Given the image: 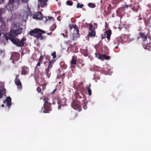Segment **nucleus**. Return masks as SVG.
Wrapping results in <instances>:
<instances>
[{
    "label": "nucleus",
    "instance_id": "obj_1",
    "mask_svg": "<svg viewBox=\"0 0 151 151\" xmlns=\"http://www.w3.org/2000/svg\"><path fill=\"white\" fill-rule=\"evenodd\" d=\"M22 29L21 28H19L16 30L11 29L8 34L9 39L12 43L19 47L23 46L24 41L26 40V39L24 37L21 40L15 37L18 35L22 33Z\"/></svg>",
    "mask_w": 151,
    "mask_h": 151
},
{
    "label": "nucleus",
    "instance_id": "obj_2",
    "mask_svg": "<svg viewBox=\"0 0 151 151\" xmlns=\"http://www.w3.org/2000/svg\"><path fill=\"white\" fill-rule=\"evenodd\" d=\"M32 17L33 19H35L37 20H40L43 18L45 19V21L46 22L49 20H53V18L50 17H44L43 15L40 12H36L33 14Z\"/></svg>",
    "mask_w": 151,
    "mask_h": 151
},
{
    "label": "nucleus",
    "instance_id": "obj_3",
    "mask_svg": "<svg viewBox=\"0 0 151 151\" xmlns=\"http://www.w3.org/2000/svg\"><path fill=\"white\" fill-rule=\"evenodd\" d=\"M45 33V32L40 29H35L29 32V33L31 36L35 37L37 39H39L41 35Z\"/></svg>",
    "mask_w": 151,
    "mask_h": 151
},
{
    "label": "nucleus",
    "instance_id": "obj_4",
    "mask_svg": "<svg viewBox=\"0 0 151 151\" xmlns=\"http://www.w3.org/2000/svg\"><path fill=\"white\" fill-rule=\"evenodd\" d=\"M73 87L76 90L80 92V93L76 92L75 93V97L77 99H81L82 98V96H81V94L82 95L81 92L83 89V87L79 85L78 83L76 84V83H74Z\"/></svg>",
    "mask_w": 151,
    "mask_h": 151
},
{
    "label": "nucleus",
    "instance_id": "obj_5",
    "mask_svg": "<svg viewBox=\"0 0 151 151\" xmlns=\"http://www.w3.org/2000/svg\"><path fill=\"white\" fill-rule=\"evenodd\" d=\"M44 100H45V101L44 104V110L43 111V112L46 113H49L50 111L52 110L51 106L52 104L46 100V99H44Z\"/></svg>",
    "mask_w": 151,
    "mask_h": 151
},
{
    "label": "nucleus",
    "instance_id": "obj_6",
    "mask_svg": "<svg viewBox=\"0 0 151 151\" xmlns=\"http://www.w3.org/2000/svg\"><path fill=\"white\" fill-rule=\"evenodd\" d=\"M71 106L73 109L78 110L79 111H81V102L79 101H73L71 103Z\"/></svg>",
    "mask_w": 151,
    "mask_h": 151
},
{
    "label": "nucleus",
    "instance_id": "obj_7",
    "mask_svg": "<svg viewBox=\"0 0 151 151\" xmlns=\"http://www.w3.org/2000/svg\"><path fill=\"white\" fill-rule=\"evenodd\" d=\"M66 100L65 98H64L61 99H59L58 100V109H60L62 106H64L66 105Z\"/></svg>",
    "mask_w": 151,
    "mask_h": 151
},
{
    "label": "nucleus",
    "instance_id": "obj_8",
    "mask_svg": "<svg viewBox=\"0 0 151 151\" xmlns=\"http://www.w3.org/2000/svg\"><path fill=\"white\" fill-rule=\"evenodd\" d=\"M21 75L25 76L29 73V68L25 66H23L21 67Z\"/></svg>",
    "mask_w": 151,
    "mask_h": 151
},
{
    "label": "nucleus",
    "instance_id": "obj_9",
    "mask_svg": "<svg viewBox=\"0 0 151 151\" xmlns=\"http://www.w3.org/2000/svg\"><path fill=\"white\" fill-rule=\"evenodd\" d=\"M19 75H16L15 82L16 84L18 86V88L21 89L22 88V83L20 81V80L19 78Z\"/></svg>",
    "mask_w": 151,
    "mask_h": 151
},
{
    "label": "nucleus",
    "instance_id": "obj_10",
    "mask_svg": "<svg viewBox=\"0 0 151 151\" xmlns=\"http://www.w3.org/2000/svg\"><path fill=\"white\" fill-rule=\"evenodd\" d=\"M131 8L133 11L137 12L140 9L139 4L138 3H135L132 5Z\"/></svg>",
    "mask_w": 151,
    "mask_h": 151
},
{
    "label": "nucleus",
    "instance_id": "obj_11",
    "mask_svg": "<svg viewBox=\"0 0 151 151\" xmlns=\"http://www.w3.org/2000/svg\"><path fill=\"white\" fill-rule=\"evenodd\" d=\"M39 4L40 5L41 7H43L47 5V0H38Z\"/></svg>",
    "mask_w": 151,
    "mask_h": 151
},
{
    "label": "nucleus",
    "instance_id": "obj_12",
    "mask_svg": "<svg viewBox=\"0 0 151 151\" xmlns=\"http://www.w3.org/2000/svg\"><path fill=\"white\" fill-rule=\"evenodd\" d=\"M11 100L12 99L10 97H7L6 99L3 101V103H5L6 101L7 106L9 107L12 105Z\"/></svg>",
    "mask_w": 151,
    "mask_h": 151
},
{
    "label": "nucleus",
    "instance_id": "obj_13",
    "mask_svg": "<svg viewBox=\"0 0 151 151\" xmlns=\"http://www.w3.org/2000/svg\"><path fill=\"white\" fill-rule=\"evenodd\" d=\"M111 34V29H109L107 31H106L105 32L104 36L106 37L108 39V41H109L110 40V36Z\"/></svg>",
    "mask_w": 151,
    "mask_h": 151
},
{
    "label": "nucleus",
    "instance_id": "obj_14",
    "mask_svg": "<svg viewBox=\"0 0 151 151\" xmlns=\"http://www.w3.org/2000/svg\"><path fill=\"white\" fill-rule=\"evenodd\" d=\"M140 35V37L142 38L143 41H145L147 40V36L145 33L141 32Z\"/></svg>",
    "mask_w": 151,
    "mask_h": 151
},
{
    "label": "nucleus",
    "instance_id": "obj_15",
    "mask_svg": "<svg viewBox=\"0 0 151 151\" xmlns=\"http://www.w3.org/2000/svg\"><path fill=\"white\" fill-rule=\"evenodd\" d=\"M73 27L74 29V32H76L77 35H79L78 27L76 25H73Z\"/></svg>",
    "mask_w": 151,
    "mask_h": 151
},
{
    "label": "nucleus",
    "instance_id": "obj_16",
    "mask_svg": "<svg viewBox=\"0 0 151 151\" xmlns=\"http://www.w3.org/2000/svg\"><path fill=\"white\" fill-rule=\"evenodd\" d=\"M122 41V37H119L118 38H116L115 40H114V42H117L119 43L121 42Z\"/></svg>",
    "mask_w": 151,
    "mask_h": 151
},
{
    "label": "nucleus",
    "instance_id": "obj_17",
    "mask_svg": "<svg viewBox=\"0 0 151 151\" xmlns=\"http://www.w3.org/2000/svg\"><path fill=\"white\" fill-rule=\"evenodd\" d=\"M96 32L95 30L91 31L89 32L88 36H90V37H94L95 36Z\"/></svg>",
    "mask_w": 151,
    "mask_h": 151
},
{
    "label": "nucleus",
    "instance_id": "obj_18",
    "mask_svg": "<svg viewBox=\"0 0 151 151\" xmlns=\"http://www.w3.org/2000/svg\"><path fill=\"white\" fill-rule=\"evenodd\" d=\"M60 65L61 67L63 69H65L67 67V65L65 64V62L63 61H61L60 63Z\"/></svg>",
    "mask_w": 151,
    "mask_h": 151
},
{
    "label": "nucleus",
    "instance_id": "obj_19",
    "mask_svg": "<svg viewBox=\"0 0 151 151\" xmlns=\"http://www.w3.org/2000/svg\"><path fill=\"white\" fill-rule=\"evenodd\" d=\"M45 73L47 75V76L49 78L51 75V73L50 72V70L46 69L45 70Z\"/></svg>",
    "mask_w": 151,
    "mask_h": 151
},
{
    "label": "nucleus",
    "instance_id": "obj_20",
    "mask_svg": "<svg viewBox=\"0 0 151 151\" xmlns=\"http://www.w3.org/2000/svg\"><path fill=\"white\" fill-rule=\"evenodd\" d=\"M91 86V85L90 83H89V86H87L86 87L87 88L88 92V94L89 96H91V91L90 88V86Z\"/></svg>",
    "mask_w": 151,
    "mask_h": 151
},
{
    "label": "nucleus",
    "instance_id": "obj_21",
    "mask_svg": "<svg viewBox=\"0 0 151 151\" xmlns=\"http://www.w3.org/2000/svg\"><path fill=\"white\" fill-rule=\"evenodd\" d=\"M56 25L55 24H53L50 27V30L51 31H54L55 29L56 28Z\"/></svg>",
    "mask_w": 151,
    "mask_h": 151
},
{
    "label": "nucleus",
    "instance_id": "obj_22",
    "mask_svg": "<svg viewBox=\"0 0 151 151\" xmlns=\"http://www.w3.org/2000/svg\"><path fill=\"white\" fill-rule=\"evenodd\" d=\"M88 6L90 8H94L96 7V5L91 3H89Z\"/></svg>",
    "mask_w": 151,
    "mask_h": 151
},
{
    "label": "nucleus",
    "instance_id": "obj_23",
    "mask_svg": "<svg viewBox=\"0 0 151 151\" xmlns=\"http://www.w3.org/2000/svg\"><path fill=\"white\" fill-rule=\"evenodd\" d=\"M83 6V4H80L79 3H78L77 4V5L76 6V7L77 8H82Z\"/></svg>",
    "mask_w": 151,
    "mask_h": 151
},
{
    "label": "nucleus",
    "instance_id": "obj_24",
    "mask_svg": "<svg viewBox=\"0 0 151 151\" xmlns=\"http://www.w3.org/2000/svg\"><path fill=\"white\" fill-rule=\"evenodd\" d=\"M66 4L69 6H71L73 5V3L72 1L68 0L66 1Z\"/></svg>",
    "mask_w": 151,
    "mask_h": 151
},
{
    "label": "nucleus",
    "instance_id": "obj_25",
    "mask_svg": "<svg viewBox=\"0 0 151 151\" xmlns=\"http://www.w3.org/2000/svg\"><path fill=\"white\" fill-rule=\"evenodd\" d=\"M41 63V62L39 61L36 65V66L35 68V70H37V69L38 70L39 68H38V67L40 66Z\"/></svg>",
    "mask_w": 151,
    "mask_h": 151
},
{
    "label": "nucleus",
    "instance_id": "obj_26",
    "mask_svg": "<svg viewBox=\"0 0 151 151\" xmlns=\"http://www.w3.org/2000/svg\"><path fill=\"white\" fill-rule=\"evenodd\" d=\"M71 64L72 65L76 64V60L75 59H74L73 58H72V60L71 61Z\"/></svg>",
    "mask_w": 151,
    "mask_h": 151
},
{
    "label": "nucleus",
    "instance_id": "obj_27",
    "mask_svg": "<svg viewBox=\"0 0 151 151\" xmlns=\"http://www.w3.org/2000/svg\"><path fill=\"white\" fill-rule=\"evenodd\" d=\"M89 26V30L91 31L95 30L94 29H93V25L91 24H88Z\"/></svg>",
    "mask_w": 151,
    "mask_h": 151
},
{
    "label": "nucleus",
    "instance_id": "obj_28",
    "mask_svg": "<svg viewBox=\"0 0 151 151\" xmlns=\"http://www.w3.org/2000/svg\"><path fill=\"white\" fill-rule=\"evenodd\" d=\"M65 77V73H63L62 74H61L60 75V76L59 77H57V78H60V77H61V78H62V79H63Z\"/></svg>",
    "mask_w": 151,
    "mask_h": 151
},
{
    "label": "nucleus",
    "instance_id": "obj_29",
    "mask_svg": "<svg viewBox=\"0 0 151 151\" xmlns=\"http://www.w3.org/2000/svg\"><path fill=\"white\" fill-rule=\"evenodd\" d=\"M83 107L85 110L87 108V106H86V102H84L83 104Z\"/></svg>",
    "mask_w": 151,
    "mask_h": 151
},
{
    "label": "nucleus",
    "instance_id": "obj_30",
    "mask_svg": "<svg viewBox=\"0 0 151 151\" xmlns=\"http://www.w3.org/2000/svg\"><path fill=\"white\" fill-rule=\"evenodd\" d=\"M52 56H53V58L54 59L56 57V53L55 52H54L52 54Z\"/></svg>",
    "mask_w": 151,
    "mask_h": 151
},
{
    "label": "nucleus",
    "instance_id": "obj_31",
    "mask_svg": "<svg viewBox=\"0 0 151 151\" xmlns=\"http://www.w3.org/2000/svg\"><path fill=\"white\" fill-rule=\"evenodd\" d=\"M143 46L145 49H147L148 47V43L145 44L144 43L142 44Z\"/></svg>",
    "mask_w": 151,
    "mask_h": 151
},
{
    "label": "nucleus",
    "instance_id": "obj_32",
    "mask_svg": "<svg viewBox=\"0 0 151 151\" xmlns=\"http://www.w3.org/2000/svg\"><path fill=\"white\" fill-rule=\"evenodd\" d=\"M105 55H101L100 56L99 58V59L101 60H103L105 59Z\"/></svg>",
    "mask_w": 151,
    "mask_h": 151
},
{
    "label": "nucleus",
    "instance_id": "obj_33",
    "mask_svg": "<svg viewBox=\"0 0 151 151\" xmlns=\"http://www.w3.org/2000/svg\"><path fill=\"white\" fill-rule=\"evenodd\" d=\"M53 65L52 64H50V63H48V65L47 67V68L48 69L50 70V68H52Z\"/></svg>",
    "mask_w": 151,
    "mask_h": 151
},
{
    "label": "nucleus",
    "instance_id": "obj_34",
    "mask_svg": "<svg viewBox=\"0 0 151 151\" xmlns=\"http://www.w3.org/2000/svg\"><path fill=\"white\" fill-rule=\"evenodd\" d=\"M95 55L96 57L99 59L101 54L99 53H96Z\"/></svg>",
    "mask_w": 151,
    "mask_h": 151
},
{
    "label": "nucleus",
    "instance_id": "obj_35",
    "mask_svg": "<svg viewBox=\"0 0 151 151\" xmlns=\"http://www.w3.org/2000/svg\"><path fill=\"white\" fill-rule=\"evenodd\" d=\"M61 70H62V69ZM58 75L57 77H59L60 76V72H61V69L59 68L58 70Z\"/></svg>",
    "mask_w": 151,
    "mask_h": 151
},
{
    "label": "nucleus",
    "instance_id": "obj_36",
    "mask_svg": "<svg viewBox=\"0 0 151 151\" xmlns=\"http://www.w3.org/2000/svg\"><path fill=\"white\" fill-rule=\"evenodd\" d=\"M146 25H149V21L147 20L146 19L144 21Z\"/></svg>",
    "mask_w": 151,
    "mask_h": 151
},
{
    "label": "nucleus",
    "instance_id": "obj_37",
    "mask_svg": "<svg viewBox=\"0 0 151 151\" xmlns=\"http://www.w3.org/2000/svg\"><path fill=\"white\" fill-rule=\"evenodd\" d=\"M105 59L109 60L110 58V57L109 56L106 55H105Z\"/></svg>",
    "mask_w": 151,
    "mask_h": 151
},
{
    "label": "nucleus",
    "instance_id": "obj_38",
    "mask_svg": "<svg viewBox=\"0 0 151 151\" xmlns=\"http://www.w3.org/2000/svg\"><path fill=\"white\" fill-rule=\"evenodd\" d=\"M79 63L81 64L82 66H83L84 65V63H83L82 60H79Z\"/></svg>",
    "mask_w": 151,
    "mask_h": 151
},
{
    "label": "nucleus",
    "instance_id": "obj_39",
    "mask_svg": "<svg viewBox=\"0 0 151 151\" xmlns=\"http://www.w3.org/2000/svg\"><path fill=\"white\" fill-rule=\"evenodd\" d=\"M61 35H62L64 37L68 38V35L65 34L64 33H61Z\"/></svg>",
    "mask_w": 151,
    "mask_h": 151
},
{
    "label": "nucleus",
    "instance_id": "obj_40",
    "mask_svg": "<svg viewBox=\"0 0 151 151\" xmlns=\"http://www.w3.org/2000/svg\"><path fill=\"white\" fill-rule=\"evenodd\" d=\"M131 6H132V5H124V7L125 9V8L128 9L129 7H131Z\"/></svg>",
    "mask_w": 151,
    "mask_h": 151
},
{
    "label": "nucleus",
    "instance_id": "obj_41",
    "mask_svg": "<svg viewBox=\"0 0 151 151\" xmlns=\"http://www.w3.org/2000/svg\"><path fill=\"white\" fill-rule=\"evenodd\" d=\"M37 90L38 92V93H40L41 91V88L40 87L38 86L37 88Z\"/></svg>",
    "mask_w": 151,
    "mask_h": 151
},
{
    "label": "nucleus",
    "instance_id": "obj_42",
    "mask_svg": "<svg viewBox=\"0 0 151 151\" xmlns=\"http://www.w3.org/2000/svg\"><path fill=\"white\" fill-rule=\"evenodd\" d=\"M43 59V57L42 56H41L39 59V62H41Z\"/></svg>",
    "mask_w": 151,
    "mask_h": 151
},
{
    "label": "nucleus",
    "instance_id": "obj_43",
    "mask_svg": "<svg viewBox=\"0 0 151 151\" xmlns=\"http://www.w3.org/2000/svg\"><path fill=\"white\" fill-rule=\"evenodd\" d=\"M3 93L1 90L0 89V99L1 98L3 97Z\"/></svg>",
    "mask_w": 151,
    "mask_h": 151
},
{
    "label": "nucleus",
    "instance_id": "obj_44",
    "mask_svg": "<svg viewBox=\"0 0 151 151\" xmlns=\"http://www.w3.org/2000/svg\"><path fill=\"white\" fill-rule=\"evenodd\" d=\"M55 61V60H51L49 63H50V64H52L53 65V63H54V61Z\"/></svg>",
    "mask_w": 151,
    "mask_h": 151
},
{
    "label": "nucleus",
    "instance_id": "obj_45",
    "mask_svg": "<svg viewBox=\"0 0 151 151\" xmlns=\"http://www.w3.org/2000/svg\"><path fill=\"white\" fill-rule=\"evenodd\" d=\"M5 51L4 50H0V55H1L4 53Z\"/></svg>",
    "mask_w": 151,
    "mask_h": 151
},
{
    "label": "nucleus",
    "instance_id": "obj_46",
    "mask_svg": "<svg viewBox=\"0 0 151 151\" xmlns=\"http://www.w3.org/2000/svg\"><path fill=\"white\" fill-rule=\"evenodd\" d=\"M45 38H46L45 37L42 36V35H41V36L40 37V39L41 40H42V39H45Z\"/></svg>",
    "mask_w": 151,
    "mask_h": 151
},
{
    "label": "nucleus",
    "instance_id": "obj_47",
    "mask_svg": "<svg viewBox=\"0 0 151 151\" xmlns=\"http://www.w3.org/2000/svg\"><path fill=\"white\" fill-rule=\"evenodd\" d=\"M73 46V45L72 44H70V47H68L67 51L68 52L69 50V48L70 47H72Z\"/></svg>",
    "mask_w": 151,
    "mask_h": 151
},
{
    "label": "nucleus",
    "instance_id": "obj_48",
    "mask_svg": "<svg viewBox=\"0 0 151 151\" xmlns=\"http://www.w3.org/2000/svg\"><path fill=\"white\" fill-rule=\"evenodd\" d=\"M105 28H106V29H107L108 27V25L107 23L106 22L105 23Z\"/></svg>",
    "mask_w": 151,
    "mask_h": 151
},
{
    "label": "nucleus",
    "instance_id": "obj_49",
    "mask_svg": "<svg viewBox=\"0 0 151 151\" xmlns=\"http://www.w3.org/2000/svg\"><path fill=\"white\" fill-rule=\"evenodd\" d=\"M46 58L47 60H50V57L48 55H47L46 57Z\"/></svg>",
    "mask_w": 151,
    "mask_h": 151
},
{
    "label": "nucleus",
    "instance_id": "obj_50",
    "mask_svg": "<svg viewBox=\"0 0 151 151\" xmlns=\"http://www.w3.org/2000/svg\"><path fill=\"white\" fill-rule=\"evenodd\" d=\"M23 2H25V3H27V2L28 1V0H21Z\"/></svg>",
    "mask_w": 151,
    "mask_h": 151
},
{
    "label": "nucleus",
    "instance_id": "obj_51",
    "mask_svg": "<svg viewBox=\"0 0 151 151\" xmlns=\"http://www.w3.org/2000/svg\"><path fill=\"white\" fill-rule=\"evenodd\" d=\"M52 31H51V32H50L47 33V35H50L52 34Z\"/></svg>",
    "mask_w": 151,
    "mask_h": 151
},
{
    "label": "nucleus",
    "instance_id": "obj_52",
    "mask_svg": "<svg viewBox=\"0 0 151 151\" xmlns=\"http://www.w3.org/2000/svg\"><path fill=\"white\" fill-rule=\"evenodd\" d=\"M14 0H9V2L11 3H13L14 2Z\"/></svg>",
    "mask_w": 151,
    "mask_h": 151
},
{
    "label": "nucleus",
    "instance_id": "obj_53",
    "mask_svg": "<svg viewBox=\"0 0 151 151\" xmlns=\"http://www.w3.org/2000/svg\"><path fill=\"white\" fill-rule=\"evenodd\" d=\"M64 32H65V34L67 35V34L68 33V30H65Z\"/></svg>",
    "mask_w": 151,
    "mask_h": 151
},
{
    "label": "nucleus",
    "instance_id": "obj_54",
    "mask_svg": "<svg viewBox=\"0 0 151 151\" xmlns=\"http://www.w3.org/2000/svg\"><path fill=\"white\" fill-rule=\"evenodd\" d=\"M57 90V89L56 88H55V89H54V90H53L52 92V93H55V91H56Z\"/></svg>",
    "mask_w": 151,
    "mask_h": 151
},
{
    "label": "nucleus",
    "instance_id": "obj_55",
    "mask_svg": "<svg viewBox=\"0 0 151 151\" xmlns=\"http://www.w3.org/2000/svg\"><path fill=\"white\" fill-rule=\"evenodd\" d=\"M57 13L58 14H60V13H61V12L60 11H58L57 12Z\"/></svg>",
    "mask_w": 151,
    "mask_h": 151
},
{
    "label": "nucleus",
    "instance_id": "obj_56",
    "mask_svg": "<svg viewBox=\"0 0 151 151\" xmlns=\"http://www.w3.org/2000/svg\"><path fill=\"white\" fill-rule=\"evenodd\" d=\"M73 37H72V39H71V40H74V33L73 34Z\"/></svg>",
    "mask_w": 151,
    "mask_h": 151
},
{
    "label": "nucleus",
    "instance_id": "obj_57",
    "mask_svg": "<svg viewBox=\"0 0 151 151\" xmlns=\"http://www.w3.org/2000/svg\"><path fill=\"white\" fill-rule=\"evenodd\" d=\"M105 37L103 35L101 37V39H103L105 38Z\"/></svg>",
    "mask_w": 151,
    "mask_h": 151
},
{
    "label": "nucleus",
    "instance_id": "obj_58",
    "mask_svg": "<svg viewBox=\"0 0 151 151\" xmlns=\"http://www.w3.org/2000/svg\"><path fill=\"white\" fill-rule=\"evenodd\" d=\"M4 1V0H0V4L2 3Z\"/></svg>",
    "mask_w": 151,
    "mask_h": 151
},
{
    "label": "nucleus",
    "instance_id": "obj_59",
    "mask_svg": "<svg viewBox=\"0 0 151 151\" xmlns=\"http://www.w3.org/2000/svg\"><path fill=\"white\" fill-rule=\"evenodd\" d=\"M114 45H115V44H117V45H119V43H118L117 42H115V43H114Z\"/></svg>",
    "mask_w": 151,
    "mask_h": 151
},
{
    "label": "nucleus",
    "instance_id": "obj_60",
    "mask_svg": "<svg viewBox=\"0 0 151 151\" xmlns=\"http://www.w3.org/2000/svg\"><path fill=\"white\" fill-rule=\"evenodd\" d=\"M69 42V41H66L65 42V43H66V44H68V43Z\"/></svg>",
    "mask_w": 151,
    "mask_h": 151
},
{
    "label": "nucleus",
    "instance_id": "obj_61",
    "mask_svg": "<svg viewBox=\"0 0 151 151\" xmlns=\"http://www.w3.org/2000/svg\"><path fill=\"white\" fill-rule=\"evenodd\" d=\"M118 47V45H117V46H115V47L116 49H117Z\"/></svg>",
    "mask_w": 151,
    "mask_h": 151
},
{
    "label": "nucleus",
    "instance_id": "obj_62",
    "mask_svg": "<svg viewBox=\"0 0 151 151\" xmlns=\"http://www.w3.org/2000/svg\"><path fill=\"white\" fill-rule=\"evenodd\" d=\"M40 4H38V8H40Z\"/></svg>",
    "mask_w": 151,
    "mask_h": 151
},
{
    "label": "nucleus",
    "instance_id": "obj_63",
    "mask_svg": "<svg viewBox=\"0 0 151 151\" xmlns=\"http://www.w3.org/2000/svg\"><path fill=\"white\" fill-rule=\"evenodd\" d=\"M1 106L2 107H4V104H2Z\"/></svg>",
    "mask_w": 151,
    "mask_h": 151
},
{
    "label": "nucleus",
    "instance_id": "obj_64",
    "mask_svg": "<svg viewBox=\"0 0 151 151\" xmlns=\"http://www.w3.org/2000/svg\"><path fill=\"white\" fill-rule=\"evenodd\" d=\"M61 83V82H59V84H60Z\"/></svg>",
    "mask_w": 151,
    "mask_h": 151
}]
</instances>
